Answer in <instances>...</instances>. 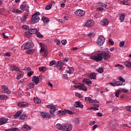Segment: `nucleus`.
I'll return each instance as SVG.
<instances>
[{
    "mask_svg": "<svg viewBox=\"0 0 131 131\" xmlns=\"http://www.w3.org/2000/svg\"><path fill=\"white\" fill-rule=\"evenodd\" d=\"M34 47V45H32V42H27L24 43L21 47V50H29V49H31Z\"/></svg>",
    "mask_w": 131,
    "mask_h": 131,
    "instance_id": "nucleus-1",
    "label": "nucleus"
},
{
    "mask_svg": "<svg viewBox=\"0 0 131 131\" xmlns=\"http://www.w3.org/2000/svg\"><path fill=\"white\" fill-rule=\"evenodd\" d=\"M92 60H95L96 62H101L103 60V57L102 56L101 52L94 56H92L91 57Z\"/></svg>",
    "mask_w": 131,
    "mask_h": 131,
    "instance_id": "nucleus-2",
    "label": "nucleus"
},
{
    "mask_svg": "<svg viewBox=\"0 0 131 131\" xmlns=\"http://www.w3.org/2000/svg\"><path fill=\"white\" fill-rule=\"evenodd\" d=\"M40 19L39 16L36 15H33L32 16L31 20H30L29 23L30 24H35L37 23Z\"/></svg>",
    "mask_w": 131,
    "mask_h": 131,
    "instance_id": "nucleus-3",
    "label": "nucleus"
},
{
    "mask_svg": "<svg viewBox=\"0 0 131 131\" xmlns=\"http://www.w3.org/2000/svg\"><path fill=\"white\" fill-rule=\"evenodd\" d=\"M48 108L50 109L49 110L50 114L52 115H55V111L58 110V107L56 105L53 104H49L48 105Z\"/></svg>",
    "mask_w": 131,
    "mask_h": 131,
    "instance_id": "nucleus-4",
    "label": "nucleus"
},
{
    "mask_svg": "<svg viewBox=\"0 0 131 131\" xmlns=\"http://www.w3.org/2000/svg\"><path fill=\"white\" fill-rule=\"evenodd\" d=\"M104 42H105V38L103 36H99L97 41V45L98 46H103Z\"/></svg>",
    "mask_w": 131,
    "mask_h": 131,
    "instance_id": "nucleus-5",
    "label": "nucleus"
},
{
    "mask_svg": "<svg viewBox=\"0 0 131 131\" xmlns=\"http://www.w3.org/2000/svg\"><path fill=\"white\" fill-rule=\"evenodd\" d=\"M75 14L79 17H83L85 15V11L81 9H78L75 12Z\"/></svg>",
    "mask_w": 131,
    "mask_h": 131,
    "instance_id": "nucleus-6",
    "label": "nucleus"
},
{
    "mask_svg": "<svg viewBox=\"0 0 131 131\" xmlns=\"http://www.w3.org/2000/svg\"><path fill=\"white\" fill-rule=\"evenodd\" d=\"M101 56L102 57V59H104V60H108L110 58H111V55H110L109 53L105 51L101 52Z\"/></svg>",
    "mask_w": 131,
    "mask_h": 131,
    "instance_id": "nucleus-7",
    "label": "nucleus"
},
{
    "mask_svg": "<svg viewBox=\"0 0 131 131\" xmlns=\"http://www.w3.org/2000/svg\"><path fill=\"white\" fill-rule=\"evenodd\" d=\"M72 129V125L71 124H67L62 127V130L69 131Z\"/></svg>",
    "mask_w": 131,
    "mask_h": 131,
    "instance_id": "nucleus-8",
    "label": "nucleus"
},
{
    "mask_svg": "<svg viewBox=\"0 0 131 131\" xmlns=\"http://www.w3.org/2000/svg\"><path fill=\"white\" fill-rule=\"evenodd\" d=\"M1 88L2 89V92L5 94H11V91H10V90H9V88L5 85L1 86Z\"/></svg>",
    "mask_w": 131,
    "mask_h": 131,
    "instance_id": "nucleus-9",
    "label": "nucleus"
},
{
    "mask_svg": "<svg viewBox=\"0 0 131 131\" xmlns=\"http://www.w3.org/2000/svg\"><path fill=\"white\" fill-rule=\"evenodd\" d=\"M94 25V20H90L86 21V24L84 26H86L88 27H92Z\"/></svg>",
    "mask_w": 131,
    "mask_h": 131,
    "instance_id": "nucleus-10",
    "label": "nucleus"
},
{
    "mask_svg": "<svg viewBox=\"0 0 131 131\" xmlns=\"http://www.w3.org/2000/svg\"><path fill=\"white\" fill-rule=\"evenodd\" d=\"M20 9L22 11H29V6L27 5L23 4L20 6Z\"/></svg>",
    "mask_w": 131,
    "mask_h": 131,
    "instance_id": "nucleus-11",
    "label": "nucleus"
},
{
    "mask_svg": "<svg viewBox=\"0 0 131 131\" xmlns=\"http://www.w3.org/2000/svg\"><path fill=\"white\" fill-rule=\"evenodd\" d=\"M18 107H20V108H24L25 107H28V104L27 102H19L18 103Z\"/></svg>",
    "mask_w": 131,
    "mask_h": 131,
    "instance_id": "nucleus-12",
    "label": "nucleus"
},
{
    "mask_svg": "<svg viewBox=\"0 0 131 131\" xmlns=\"http://www.w3.org/2000/svg\"><path fill=\"white\" fill-rule=\"evenodd\" d=\"M32 81H34L36 84H38L39 83V77L37 76H33L32 78Z\"/></svg>",
    "mask_w": 131,
    "mask_h": 131,
    "instance_id": "nucleus-13",
    "label": "nucleus"
},
{
    "mask_svg": "<svg viewBox=\"0 0 131 131\" xmlns=\"http://www.w3.org/2000/svg\"><path fill=\"white\" fill-rule=\"evenodd\" d=\"M10 69L12 71H20L19 68L16 66H10Z\"/></svg>",
    "mask_w": 131,
    "mask_h": 131,
    "instance_id": "nucleus-14",
    "label": "nucleus"
},
{
    "mask_svg": "<svg viewBox=\"0 0 131 131\" xmlns=\"http://www.w3.org/2000/svg\"><path fill=\"white\" fill-rule=\"evenodd\" d=\"M21 129H23V130H30L31 127L27 124H25L21 127Z\"/></svg>",
    "mask_w": 131,
    "mask_h": 131,
    "instance_id": "nucleus-15",
    "label": "nucleus"
},
{
    "mask_svg": "<svg viewBox=\"0 0 131 131\" xmlns=\"http://www.w3.org/2000/svg\"><path fill=\"white\" fill-rule=\"evenodd\" d=\"M28 32L29 34H35V33H37V30L36 29L30 28L29 29Z\"/></svg>",
    "mask_w": 131,
    "mask_h": 131,
    "instance_id": "nucleus-16",
    "label": "nucleus"
},
{
    "mask_svg": "<svg viewBox=\"0 0 131 131\" xmlns=\"http://www.w3.org/2000/svg\"><path fill=\"white\" fill-rule=\"evenodd\" d=\"M8 120H9V119H5L4 118L0 119V125H3V124H5V123H7Z\"/></svg>",
    "mask_w": 131,
    "mask_h": 131,
    "instance_id": "nucleus-17",
    "label": "nucleus"
},
{
    "mask_svg": "<svg viewBox=\"0 0 131 131\" xmlns=\"http://www.w3.org/2000/svg\"><path fill=\"white\" fill-rule=\"evenodd\" d=\"M21 114H22V112L21 111H18L14 114V118L15 119H17V118H19Z\"/></svg>",
    "mask_w": 131,
    "mask_h": 131,
    "instance_id": "nucleus-18",
    "label": "nucleus"
},
{
    "mask_svg": "<svg viewBox=\"0 0 131 131\" xmlns=\"http://www.w3.org/2000/svg\"><path fill=\"white\" fill-rule=\"evenodd\" d=\"M40 114L41 116L43 117V118H49L51 117V116H50V114H49V113H48L41 112Z\"/></svg>",
    "mask_w": 131,
    "mask_h": 131,
    "instance_id": "nucleus-19",
    "label": "nucleus"
},
{
    "mask_svg": "<svg viewBox=\"0 0 131 131\" xmlns=\"http://www.w3.org/2000/svg\"><path fill=\"white\" fill-rule=\"evenodd\" d=\"M101 24L103 26H107L109 24V20L106 18H104L101 22Z\"/></svg>",
    "mask_w": 131,
    "mask_h": 131,
    "instance_id": "nucleus-20",
    "label": "nucleus"
},
{
    "mask_svg": "<svg viewBox=\"0 0 131 131\" xmlns=\"http://www.w3.org/2000/svg\"><path fill=\"white\" fill-rule=\"evenodd\" d=\"M75 107L76 108H83V104H81L80 102L79 101H76L75 102Z\"/></svg>",
    "mask_w": 131,
    "mask_h": 131,
    "instance_id": "nucleus-21",
    "label": "nucleus"
},
{
    "mask_svg": "<svg viewBox=\"0 0 131 131\" xmlns=\"http://www.w3.org/2000/svg\"><path fill=\"white\" fill-rule=\"evenodd\" d=\"M115 84L116 85L119 86V85H125V82H122L121 81H115Z\"/></svg>",
    "mask_w": 131,
    "mask_h": 131,
    "instance_id": "nucleus-22",
    "label": "nucleus"
},
{
    "mask_svg": "<svg viewBox=\"0 0 131 131\" xmlns=\"http://www.w3.org/2000/svg\"><path fill=\"white\" fill-rule=\"evenodd\" d=\"M83 82H85L88 85H92V81H91L90 79H89L88 78H84L83 79Z\"/></svg>",
    "mask_w": 131,
    "mask_h": 131,
    "instance_id": "nucleus-23",
    "label": "nucleus"
},
{
    "mask_svg": "<svg viewBox=\"0 0 131 131\" xmlns=\"http://www.w3.org/2000/svg\"><path fill=\"white\" fill-rule=\"evenodd\" d=\"M125 18V15H124V13L121 14L119 16L120 22H123V21H124Z\"/></svg>",
    "mask_w": 131,
    "mask_h": 131,
    "instance_id": "nucleus-24",
    "label": "nucleus"
},
{
    "mask_svg": "<svg viewBox=\"0 0 131 131\" xmlns=\"http://www.w3.org/2000/svg\"><path fill=\"white\" fill-rule=\"evenodd\" d=\"M89 77L90 79H96V73H91L89 75Z\"/></svg>",
    "mask_w": 131,
    "mask_h": 131,
    "instance_id": "nucleus-25",
    "label": "nucleus"
},
{
    "mask_svg": "<svg viewBox=\"0 0 131 131\" xmlns=\"http://www.w3.org/2000/svg\"><path fill=\"white\" fill-rule=\"evenodd\" d=\"M124 65L126 66V67H128L129 68H130L131 67V62L127 60L125 62H124Z\"/></svg>",
    "mask_w": 131,
    "mask_h": 131,
    "instance_id": "nucleus-26",
    "label": "nucleus"
},
{
    "mask_svg": "<svg viewBox=\"0 0 131 131\" xmlns=\"http://www.w3.org/2000/svg\"><path fill=\"white\" fill-rule=\"evenodd\" d=\"M42 20L44 23H49L50 22V19L49 18L45 17V16H42Z\"/></svg>",
    "mask_w": 131,
    "mask_h": 131,
    "instance_id": "nucleus-27",
    "label": "nucleus"
},
{
    "mask_svg": "<svg viewBox=\"0 0 131 131\" xmlns=\"http://www.w3.org/2000/svg\"><path fill=\"white\" fill-rule=\"evenodd\" d=\"M40 46L41 47V49L40 50V53H43L46 50H45V44L43 43H40Z\"/></svg>",
    "mask_w": 131,
    "mask_h": 131,
    "instance_id": "nucleus-28",
    "label": "nucleus"
},
{
    "mask_svg": "<svg viewBox=\"0 0 131 131\" xmlns=\"http://www.w3.org/2000/svg\"><path fill=\"white\" fill-rule=\"evenodd\" d=\"M34 101L36 104H40V103H41V100H40L38 97H35L34 98Z\"/></svg>",
    "mask_w": 131,
    "mask_h": 131,
    "instance_id": "nucleus-29",
    "label": "nucleus"
},
{
    "mask_svg": "<svg viewBox=\"0 0 131 131\" xmlns=\"http://www.w3.org/2000/svg\"><path fill=\"white\" fill-rule=\"evenodd\" d=\"M57 114L59 115V116L65 115V111H59L57 112Z\"/></svg>",
    "mask_w": 131,
    "mask_h": 131,
    "instance_id": "nucleus-30",
    "label": "nucleus"
},
{
    "mask_svg": "<svg viewBox=\"0 0 131 131\" xmlns=\"http://www.w3.org/2000/svg\"><path fill=\"white\" fill-rule=\"evenodd\" d=\"M56 128H57V129L63 130V126H62V125H61L60 124H57L56 126Z\"/></svg>",
    "mask_w": 131,
    "mask_h": 131,
    "instance_id": "nucleus-31",
    "label": "nucleus"
},
{
    "mask_svg": "<svg viewBox=\"0 0 131 131\" xmlns=\"http://www.w3.org/2000/svg\"><path fill=\"white\" fill-rule=\"evenodd\" d=\"M130 2V1L129 0H124L122 2V4L126 6H128V5H129Z\"/></svg>",
    "mask_w": 131,
    "mask_h": 131,
    "instance_id": "nucleus-32",
    "label": "nucleus"
},
{
    "mask_svg": "<svg viewBox=\"0 0 131 131\" xmlns=\"http://www.w3.org/2000/svg\"><path fill=\"white\" fill-rule=\"evenodd\" d=\"M56 67H58L59 66H64V63L61 61H58V62L55 64Z\"/></svg>",
    "mask_w": 131,
    "mask_h": 131,
    "instance_id": "nucleus-33",
    "label": "nucleus"
},
{
    "mask_svg": "<svg viewBox=\"0 0 131 131\" xmlns=\"http://www.w3.org/2000/svg\"><path fill=\"white\" fill-rule=\"evenodd\" d=\"M26 118H27V115L25 114L21 115L19 117L20 120H24V119H26Z\"/></svg>",
    "mask_w": 131,
    "mask_h": 131,
    "instance_id": "nucleus-34",
    "label": "nucleus"
},
{
    "mask_svg": "<svg viewBox=\"0 0 131 131\" xmlns=\"http://www.w3.org/2000/svg\"><path fill=\"white\" fill-rule=\"evenodd\" d=\"M5 99H8V96L5 94L0 95V100H5Z\"/></svg>",
    "mask_w": 131,
    "mask_h": 131,
    "instance_id": "nucleus-35",
    "label": "nucleus"
},
{
    "mask_svg": "<svg viewBox=\"0 0 131 131\" xmlns=\"http://www.w3.org/2000/svg\"><path fill=\"white\" fill-rule=\"evenodd\" d=\"M26 53H27V54H29L30 55H31V54H33V53H34V49H31V50H26Z\"/></svg>",
    "mask_w": 131,
    "mask_h": 131,
    "instance_id": "nucleus-36",
    "label": "nucleus"
},
{
    "mask_svg": "<svg viewBox=\"0 0 131 131\" xmlns=\"http://www.w3.org/2000/svg\"><path fill=\"white\" fill-rule=\"evenodd\" d=\"M79 89L82 90V91H85V92H86V91H88L86 88L83 85H80Z\"/></svg>",
    "mask_w": 131,
    "mask_h": 131,
    "instance_id": "nucleus-37",
    "label": "nucleus"
},
{
    "mask_svg": "<svg viewBox=\"0 0 131 131\" xmlns=\"http://www.w3.org/2000/svg\"><path fill=\"white\" fill-rule=\"evenodd\" d=\"M36 35L37 37H38L39 38H43V36H42L41 34L39 32H37V33H36Z\"/></svg>",
    "mask_w": 131,
    "mask_h": 131,
    "instance_id": "nucleus-38",
    "label": "nucleus"
},
{
    "mask_svg": "<svg viewBox=\"0 0 131 131\" xmlns=\"http://www.w3.org/2000/svg\"><path fill=\"white\" fill-rule=\"evenodd\" d=\"M99 5L100 7H101L102 8H107V6L105 3H103L102 2H100L99 3Z\"/></svg>",
    "mask_w": 131,
    "mask_h": 131,
    "instance_id": "nucleus-39",
    "label": "nucleus"
},
{
    "mask_svg": "<svg viewBox=\"0 0 131 131\" xmlns=\"http://www.w3.org/2000/svg\"><path fill=\"white\" fill-rule=\"evenodd\" d=\"M65 114H69L70 115H73V113L72 111L69 110H64Z\"/></svg>",
    "mask_w": 131,
    "mask_h": 131,
    "instance_id": "nucleus-40",
    "label": "nucleus"
},
{
    "mask_svg": "<svg viewBox=\"0 0 131 131\" xmlns=\"http://www.w3.org/2000/svg\"><path fill=\"white\" fill-rule=\"evenodd\" d=\"M39 71H42L43 72H46L47 71V68L45 67H43L39 68Z\"/></svg>",
    "mask_w": 131,
    "mask_h": 131,
    "instance_id": "nucleus-41",
    "label": "nucleus"
},
{
    "mask_svg": "<svg viewBox=\"0 0 131 131\" xmlns=\"http://www.w3.org/2000/svg\"><path fill=\"white\" fill-rule=\"evenodd\" d=\"M74 71V69L73 68H71L68 71H67V73L69 74H71Z\"/></svg>",
    "mask_w": 131,
    "mask_h": 131,
    "instance_id": "nucleus-42",
    "label": "nucleus"
},
{
    "mask_svg": "<svg viewBox=\"0 0 131 131\" xmlns=\"http://www.w3.org/2000/svg\"><path fill=\"white\" fill-rule=\"evenodd\" d=\"M29 89H33L34 88V83L31 82L28 84Z\"/></svg>",
    "mask_w": 131,
    "mask_h": 131,
    "instance_id": "nucleus-43",
    "label": "nucleus"
},
{
    "mask_svg": "<svg viewBox=\"0 0 131 131\" xmlns=\"http://www.w3.org/2000/svg\"><path fill=\"white\" fill-rule=\"evenodd\" d=\"M120 93H121V90H118L116 92V94H115V96H116V97H117V98H118V97H119V95H120Z\"/></svg>",
    "mask_w": 131,
    "mask_h": 131,
    "instance_id": "nucleus-44",
    "label": "nucleus"
},
{
    "mask_svg": "<svg viewBox=\"0 0 131 131\" xmlns=\"http://www.w3.org/2000/svg\"><path fill=\"white\" fill-rule=\"evenodd\" d=\"M6 131H19V129L18 128H13L6 129Z\"/></svg>",
    "mask_w": 131,
    "mask_h": 131,
    "instance_id": "nucleus-45",
    "label": "nucleus"
},
{
    "mask_svg": "<svg viewBox=\"0 0 131 131\" xmlns=\"http://www.w3.org/2000/svg\"><path fill=\"white\" fill-rule=\"evenodd\" d=\"M23 73H20L18 74V75L16 77V79H20V78H22L23 77Z\"/></svg>",
    "mask_w": 131,
    "mask_h": 131,
    "instance_id": "nucleus-46",
    "label": "nucleus"
},
{
    "mask_svg": "<svg viewBox=\"0 0 131 131\" xmlns=\"http://www.w3.org/2000/svg\"><path fill=\"white\" fill-rule=\"evenodd\" d=\"M96 71L98 72V73H103V72H104V69H103V68H99Z\"/></svg>",
    "mask_w": 131,
    "mask_h": 131,
    "instance_id": "nucleus-47",
    "label": "nucleus"
},
{
    "mask_svg": "<svg viewBox=\"0 0 131 131\" xmlns=\"http://www.w3.org/2000/svg\"><path fill=\"white\" fill-rule=\"evenodd\" d=\"M104 10V8L101 6L97 8V11H99V12H103Z\"/></svg>",
    "mask_w": 131,
    "mask_h": 131,
    "instance_id": "nucleus-48",
    "label": "nucleus"
},
{
    "mask_svg": "<svg viewBox=\"0 0 131 131\" xmlns=\"http://www.w3.org/2000/svg\"><path fill=\"white\" fill-rule=\"evenodd\" d=\"M56 63H57V62H56V60H52L51 62H50V66H53L54 65H56Z\"/></svg>",
    "mask_w": 131,
    "mask_h": 131,
    "instance_id": "nucleus-49",
    "label": "nucleus"
},
{
    "mask_svg": "<svg viewBox=\"0 0 131 131\" xmlns=\"http://www.w3.org/2000/svg\"><path fill=\"white\" fill-rule=\"evenodd\" d=\"M119 80L122 82H125V79H123L121 76L119 77Z\"/></svg>",
    "mask_w": 131,
    "mask_h": 131,
    "instance_id": "nucleus-50",
    "label": "nucleus"
},
{
    "mask_svg": "<svg viewBox=\"0 0 131 131\" xmlns=\"http://www.w3.org/2000/svg\"><path fill=\"white\" fill-rule=\"evenodd\" d=\"M115 67H119V69H121L122 70L123 69V66L120 65L119 64L116 65Z\"/></svg>",
    "mask_w": 131,
    "mask_h": 131,
    "instance_id": "nucleus-51",
    "label": "nucleus"
},
{
    "mask_svg": "<svg viewBox=\"0 0 131 131\" xmlns=\"http://www.w3.org/2000/svg\"><path fill=\"white\" fill-rule=\"evenodd\" d=\"M27 17H28V14H25V15H24L22 17V20L24 21H25L27 19Z\"/></svg>",
    "mask_w": 131,
    "mask_h": 131,
    "instance_id": "nucleus-52",
    "label": "nucleus"
},
{
    "mask_svg": "<svg viewBox=\"0 0 131 131\" xmlns=\"http://www.w3.org/2000/svg\"><path fill=\"white\" fill-rule=\"evenodd\" d=\"M90 110H99V108L95 107V106H91L89 108Z\"/></svg>",
    "mask_w": 131,
    "mask_h": 131,
    "instance_id": "nucleus-53",
    "label": "nucleus"
},
{
    "mask_svg": "<svg viewBox=\"0 0 131 131\" xmlns=\"http://www.w3.org/2000/svg\"><path fill=\"white\" fill-rule=\"evenodd\" d=\"M124 46V41H121L119 43V47L120 48H121Z\"/></svg>",
    "mask_w": 131,
    "mask_h": 131,
    "instance_id": "nucleus-54",
    "label": "nucleus"
},
{
    "mask_svg": "<svg viewBox=\"0 0 131 131\" xmlns=\"http://www.w3.org/2000/svg\"><path fill=\"white\" fill-rule=\"evenodd\" d=\"M23 29H25V30H28L29 31V27L28 26H23Z\"/></svg>",
    "mask_w": 131,
    "mask_h": 131,
    "instance_id": "nucleus-55",
    "label": "nucleus"
},
{
    "mask_svg": "<svg viewBox=\"0 0 131 131\" xmlns=\"http://www.w3.org/2000/svg\"><path fill=\"white\" fill-rule=\"evenodd\" d=\"M33 73H34V72L33 71H30L28 73V76H31L32 75V74H33Z\"/></svg>",
    "mask_w": 131,
    "mask_h": 131,
    "instance_id": "nucleus-56",
    "label": "nucleus"
},
{
    "mask_svg": "<svg viewBox=\"0 0 131 131\" xmlns=\"http://www.w3.org/2000/svg\"><path fill=\"white\" fill-rule=\"evenodd\" d=\"M62 45H63V46H66V43H67V40H62L61 41Z\"/></svg>",
    "mask_w": 131,
    "mask_h": 131,
    "instance_id": "nucleus-57",
    "label": "nucleus"
},
{
    "mask_svg": "<svg viewBox=\"0 0 131 131\" xmlns=\"http://www.w3.org/2000/svg\"><path fill=\"white\" fill-rule=\"evenodd\" d=\"M51 9H52V6L50 5V4H49L46 7V10H51Z\"/></svg>",
    "mask_w": 131,
    "mask_h": 131,
    "instance_id": "nucleus-58",
    "label": "nucleus"
},
{
    "mask_svg": "<svg viewBox=\"0 0 131 131\" xmlns=\"http://www.w3.org/2000/svg\"><path fill=\"white\" fill-rule=\"evenodd\" d=\"M75 95L76 97H78V98H82V96L81 95V94L77 92L75 93Z\"/></svg>",
    "mask_w": 131,
    "mask_h": 131,
    "instance_id": "nucleus-59",
    "label": "nucleus"
},
{
    "mask_svg": "<svg viewBox=\"0 0 131 131\" xmlns=\"http://www.w3.org/2000/svg\"><path fill=\"white\" fill-rule=\"evenodd\" d=\"M91 99V97H85V101L86 102H90Z\"/></svg>",
    "mask_w": 131,
    "mask_h": 131,
    "instance_id": "nucleus-60",
    "label": "nucleus"
},
{
    "mask_svg": "<svg viewBox=\"0 0 131 131\" xmlns=\"http://www.w3.org/2000/svg\"><path fill=\"white\" fill-rule=\"evenodd\" d=\"M121 92H123V93H127V92H128V90H127L126 89H122L121 90Z\"/></svg>",
    "mask_w": 131,
    "mask_h": 131,
    "instance_id": "nucleus-61",
    "label": "nucleus"
},
{
    "mask_svg": "<svg viewBox=\"0 0 131 131\" xmlns=\"http://www.w3.org/2000/svg\"><path fill=\"white\" fill-rule=\"evenodd\" d=\"M93 35H94V33H89L88 34V37H92L93 36Z\"/></svg>",
    "mask_w": 131,
    "mask_h": 131,
    "instance_id": "nucleus-62",
    "label": "nucleus"
},
{
    "mask_svg": "<svg viewBox=\"0 0 131 131\" xmlns=\"http://www.w3.org/2000/svg\"><path fill=\"white\" fill-rule=\"evenodd\" d=\"M126 109L128 111H130V112H131V106H127Z\"/></svg>",
    "mask_w": 131,
    "mask_h": 131,
    "instance_id": "nucleus-63",
    "label": "nucleus"
},
{
    "mask_svg": "<svg viewBox=\"0 0 131 131\" xmlns=\"http://www.w3.org/2000/svg\"><path fill=\"white\" fill-rule=\"evenodd\" d=\"M56 4V3L54 1H51V2L50 3V4L49 5H50L52 7V6H55V5Z\"/></svg>",
    "mask_w": 131,
    "mask_h": 131,
    "instance_id": "nucleus-64",
    "label": "nucleus"
}]
</instances>
